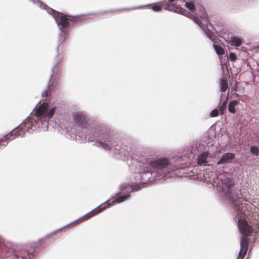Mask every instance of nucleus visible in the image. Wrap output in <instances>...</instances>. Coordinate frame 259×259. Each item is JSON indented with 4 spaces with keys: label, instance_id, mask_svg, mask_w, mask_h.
I'll return each instance as SVG.
<instances>
[{
    "label": "nucleus",
    "instance_id": "33",
    "mask_svg": "<svg viewBox=\"0 0 259 259\" xmlns=\"http://www.w3.org/2000/svg\"><path fill=\"white\" fill-rule=\"evenodd\" d=\"M96 213V212H93V213H92V214H95Z\"/></svg>",
    "mask_w": 259,
    "mask_h": 259
},
{
    "label": "nucleus",
    "instance_id": "20",
    "mask_svg": "<svg viewBox=\"0 0 259 259\" xmlns=\"http://www.w3.org/2000/svg\"><path fill=\"white\" fill-rule=\"evenodd\" d=\"M250 152L253 155L256 156L259 155V148L256 146H251L250 148Z\"/></svg>",
    "mask_w": 259,
    "mask_h": 259
},
{
    "label": "nucleus",
    "instance_id": "17",
    "mask_svg": "<svg viewBox=\"0 0 259 259\" xmlns=\"http://www.w3.org/2000/svg\"><path fill=\"white\" fill-rule=\"evenodd\" d=\"M238 102L237 100H233L230 102L228 105V111L231 113L236 112L235 106L237 105Z\"/></svg>",
    "mask_w": 259,
    "mask_h": 259
},
{
    "label": "nucleus",
    "instance_id": "32",
    "mask_svg": "<svg viewBox=\"0 0 259 259\" xmlns=\"http://www.w3.org/2000/svg\"><path fill=\"white\" fill-rule=\"evenodd\" d=\"M108 200H109V199L106 200L104 202H103V203H105L106 202L108 201Z\"/></svg>",
    "mask_w": 259,
    "mask_h": 259
},
{
    "label": "nucleus",
    "instance_id": "23",
    "mask_svg": "<svg viewBox=\"0 0 259 259\" xmlns=\"http://www.w3.org/2000/svg\"><path fill=\"white\" fill-rule=\"evenodd\" d=\"M219 111L218 109H213L210 113V116L211 117H214L218 115Z\"/></svg>",
    "mask_w": 259,
    "mask_h": 259
},
{
    "label": "nucleus",
    "instance_id": "29",
    "mask_svg": "<svg viewBox=\"0 0 259 259\" xmlns=\"http://www.w3.org/2000/svg\"><path fill=\"white\" fill-rule=\"evenodd\" d=\"M72 223H70V224H67V225H66V226H65V227H66V226H69V225L71 224Z\"/></svg>",
    "mask_w": 259,
    "mask_h": 259
},
{
    "label": "nucleus",
    "instance_id": "34",
    "mask_svg": "<svg viewBox=\"0 0 259 259\" xmlns=\"http://www.w3.org/2000/svg\"><path fill=\"white\" fill-rule=\"evenodd\" d=\"M223 96V94H221V98H222Z\"/></svg>",
    "mask_w": 259,
    "mask_h": 259
},
{
    "label": "nucleus",
    "instance_id": "27",
    "mask_svg": "<svg viewBox=\"0 0 259 259\" xmlns=\"http://www.w3.org/2000/svg\"><path fill=\"white\" fill-rule=\"evenodd\" d=\"M175 0H168V4H171V3L173 2H174Z\"/></svg>",
    "mask_w": 259,
    "mask_h": 259
},
{
    "label": "nucleus",
    "instance_id": "5",
    "mask_svg": "<svg viewBox=\"0 0 259 259\" xmlns=\"http://www.w3.org/2000/svg\"><path fill=\"white\" fill-rule=\"evenodd\" d=\"M237 220L238 229L242 234L240 243V249L237 259H242L245 256L248 250L249 240L247 237L251 234L253 229L248 225L247 221L243 218H237Z\"/></svg>",
    "mask_w": 259,
    "mask_h": 259
},
{
    "label": "nucleus",
    "instance_id": "4",
    "mask_svg": "<svg viewBox=\"0 0 259 259\" xmlns=\"http://www.w3.org/2000/svg\"><path fill=\"white\" fill-rule=\"evenodd\" d=\"M220 180L221 182L223 192L225 195V197L230 203V209L231 213L236 214V219L238 217L244 218L249 215L250 202L246 199L241 197L240 190H233L234 183L232 180L226 176H221Z\"/></svg>",
    "mask_w": 259,
    "mask_h": 259
},
{
    "label": "nucleus",
    "instance_id": "35",
    "mask_svg": "<svg viewBox=\"0 0 259 259\" xmlns=\"http://www.w3.org/2000/svg\"><path fill=\"white\" fill-rule=\"evenodd\" d=\"M39 102H39L38 103H37V104H36V106H37V105H38V104L39 103ZM36 107V106H35V107Z\"/></svg>",
    "mask_w": 259,
    "mask_h": 259
},
{
    "label": "nucleus",
    "instance_id": "7",
    "mask_svg": "<svg viewBox=\"0 0 259 259\" xmlns=\"http://www.w3.org/2000/svg\"><path fill=\"white\" fill-rule=\"evenodd\" d=\"M203 30L207 36L212 41L215 40L214 36L210 31L209 28H213V26L210 23L208 17H190Z\"/></svg>",
    "mask_w": 259,
    "mask_h": 259
},
{
    "label": "nucleus",
    "instance_id": "3",
    "mask_svg": "<svg viewBox=\"0 0 259 259\" xmlns=\"http://www.w3.org/2000/svg\"><path fill=\"white\" fill-rule=\"evenodd\" d=\"M55 111V106L49 109L48 103L43 102L36 110L35 116L32 119L31 118L33 115L30 116L31 112L29 116L20 125L0 139V143L4 142L2 146H6L8 144V141H11L16 138L24 136L26 132L30 133L31 131L37 130H45L48 126L49 119L53 117Z\"/></svg>",
    "mask_w": 259,
    "mask_h": 259
},
{
    "label": "nucleus",
    "instance_id": "12",
    "mask_svg": "<svg viewBox=\"0 0 259 259\" xmlns=\"http://www.w3.org/2000/svg\"><path fill=\"white\" fill-rule=\"evenodd\" d=\"M60 60H61V59H59L58 60L57 64L52 69V74H51V75L50 76V78L48 84L47 89H46V90H45L44 92H42V96L43 97H46L47 100L48 99H49V98H50V96H49L48 91L50 90L51 85H52V84H51V80H52V79L53 78V75H54V74L55 73V68L56 67V66L58 65V64L59 63V62H60Z\"/></svg>",
    "mask_w": 259,
    "mask_h": 259
},
{
    "label": "nucleus",
    "instance_id": "21",
    "mask_svg": "<svg viewBox=\"0 0 259 259\" xmlns=\"http://www.w3.org/2000/svg\"><path fill=\"white\" fill-rule=\"evenodd\" d=\"M185 6L190 11H192L195 9V6L193 3L192 2H186Z\"/></svg>",
    "mask_w": 259,
    "mask_h": 259
},
{
    "label": "nucleus",
    "instance_id": "6",
    "mask_svg": "<svg viewBox=\"0 0 259 259\" xmlns=\"http://www.w3.org/2000/svg\"><path fill=\"white\" fill-rule=\"evenodd\" d=\"M72 19H68V17H54L55 21L59 27L61 33L59 35L58 42L62 44L65 39V33L63 29H66L70 25H73V22H76L79 21L83 17H72Z\"/></svg>",
    "mask_w": 259,
    "mask_h": 259
},
{
    "label": "nucleus",
    "instance_id": "28",
    "mask_svg": "<svg viewBox=\"0 0 259 259\" xmlns=\"http://www.w3.org/2000/svg\"><path fill=\"white\" fill-rule=\"evenodd\" d=\"M104 208H100V209H99V211H100L101 209H104Z\"/></svg>",
    "mask_w": 259,
    "mask_h": 259
},
{
    "label": "nucleus",
    "instance_id": "18",
    "mask_svg": "<svg viewBox=\"0 0 259 259\" xmlns=\"http://www.w3.org/2000/svg\"><path fill=\"white\" fill-rule=\"evenodd\" d=\"M228 101V96L226 97V100L221 104H220L219 110L221 114H224L226 110L227 103Z\"/></svg>",
    "mask_w": 259,
    "mask_h": 259
},
{
    "label": "nucleus",
    "instance_id": "15",
    "mask_svg": "<svg viewBox=\"0 0 259 259\" xmlns=\"http://www.w3.org/2000/svg\"><path fill=\"white\" fill-rule=\"evenodd\" d=\"M220 90L222 92H225L227 90L228 84L226 78L223 76L220 81Z\"/></svg>",
    "mask_w": 259,
    "mask_h": 259
},
{
    "label": "nucleus",
    "instance_id": "2",
    "mask_svg": "<svg viewBox=\"0 0 259 259\" xmlns=\"http://www.w3.org/2000/svg\"><path fill=\"white\" fill-rule=\"evenodd\" d=\"M137 161L136 168L137 171L134 178L137 184H146L157 179L166 177V174L178 168L176 165H171L168 158L160 157L154 160L148 158L147 153L136 155Z\"/></svg>",
    "mask_w": 259,
    "mask_h": 259
},
{
    "label": "nucleus",
    "instance_id": "22",
    "mask_svg": "<svg viewBox=\"0 0 259 259\" xmlns=\"http://www.w3.org/2000/svg\"><path fill=\"white\" fill-rule=\"evenodd\" d=\"M236 54L234 53L230 52L228 56V59L230 60L231 61H234L236 59Z\"/></svg>",
    "mask_w": 259,
    "mask_h": 259
},
{
    "label": "nucleus",
    "instance_id": "16",
    "mask_svg": "<svg viewBox=\"0 0 259 259\" xmlns=\"http://www.w3.org/2000/svg\"><path fill=\"white\" fill-rule=\"evenodd\" d=\"M230 44L232 46L239 47L242 44V40L236 36H232L230 38Z\"/></svg>",
    "mask_w": 259,
    "mask_h": 259
},
{
    "label": "nucleus",
    "instance_id": "9",
    "mask_svg": "<svg viewBox=\"0 0 259 259\" xmlns=\"http://www.w3.org/2000/svg\"><path fill=\"white\" fill-rule=\"evenodd\" d=\"M151 9L154 12H158L161 11L163 9L168 10L171 11L179 13L181 15H185L186 11L182 9L181 7L176 6L174 4H169L167 3L166 5L162 3L156 4L153 6L150 5Z\"/></svg>",
    "mask_w": 259,
    "mask_h": 259
},
{
    "label": "nucleus",
    "instance_id": "14",
    "mask_svg": "<svg viewBox=\"0 0 259 259\" xmlns=\"http://www.w3.org/2000/svg\"><path fill=\"white\" fill-rule=\"evenodd\" d=\"M209 153L207 152H203L199 154L197 157V162L199 165H206L208 162Z\"/></svg>",
    "mask_w": 259,
    "mask_h": 259
},
{
    "label": "nucleus",
    "instance_id": "8",
    "mask_svg": "<svg viewBox=\"0 0 259 259\" xmlns=\"http://www.w3.org/2000/svg\"><path fill=\"white\" fill-rule=\"evenodd\" d=\"M135 180L133 182V185L131 186L128 184H122L120 186V189L121 190H123L124 189H127V190L128 191L127 193H126L125 194L120 195L117 197H116L114 200L113 201V203H121L125 200H127L130 196V192H132L134 191H138L139 190L141 189L142 188V186L144 185V184H139L138 183H135V179L134 178Z\"/></svg>",
    "mask_w": 259,
    "mask_h": 259
},
{
    "label": "nucleus",
    "instance_id": "31",
    "mask_svg": "<svg viewBox=\"0 0 259 259\" xmlns=\"http://www.w3.org/2000/svg\"><path fill=\"white\" fill-rule=\"evenodd\" d=\"M102 204H103V203H101V204H100V205H99L98 206H97V208H98V207H99L101 205H102Z\"/></svg>",
    "mask_w": 259,
    "mask_h": 259
},
{
    "label": "nucleus",
    "instance_id": "30",
    "mask_svg": "<svg viewBox=\"0 0 259 259\" xmlns=\"http://www.w3.org/2000/svg\"><path fill=\"white\" fill-rule=\"evenodd\" d=\"M80 218H79V219H80ZM79 220V219H77V220H75V221H74L73 222H76V221H77V220Z\"/></svg>",
    "mask_w": 259,
    "mask_h": 259
},
{
    "label": "nucleus",
    "instance_id": "1",
    "mask_svg": "<svg viewBox=\"0 0 259 259\" xmlns=\"http://www.w3.org/2000/svg\"><path fill=\"white\" fill-rule=\"evenodd\" d=\"M72 117L79 128L78 135L82 141L87 139L89 142H94V146L112 152L115 156L118 155L119 158L128 155V150L117 143L116 139L105 126L96 124L89 127L85 115L81 111H73Z\"/></svg>",
    "mask_w": 259,
    "mask_h": 259
},
{
    "label": "nucleus",
    "instance_id": "37",
    "mask_svg": "<svg viewBox=\"0 0 259 259\" xmlns=\"http://www.w3.org/2000/svg\"><path fill=\"white\" fill-rule=\"evenodd\" d=\"M246 259H248V258H247Z\"/></svg>",
    "mask_w": 259,
    "mask_h": 259
},
{
    "label": "nucleus",
    "instance_id": "36",
    "mask_svg": "<svg viewBox=\"0 0 259 259\" xmlns=\"http://www.w3.org/2000/svg\"><path fill=\"white\" fill-rule=\"evenodd\" d=\"M80 16H81V17H82V16H84V15H81Z\"/></svg>",
    "mask_w": 259,
    "mask_h": 259
},
{
    "label": "nucleus",
    "instance_id": "19",
    "mask_svg": "<svg viewBox=\"0 0 259 259\" xmlns=\"http://www.w3.org/2000/svg\"><path fill=\"white\" fill-rule=\"evenodd\" d=\"M213 48L218 55H221L224 54V49L219 45L213 44Z\"/></svg>",
    "mask_w": 259,
    "mask_h": 259
},
{
    "label": "nucleus",
    "instance_id": "26",
    "mask_svg": "<svg viewBox=\"0 0 259 259\" xmlns=\"http://www.w3.org/2000/svg\"><path fill=\"white\" fill-rule=\"evenodd\" d=\"M97 207H96L95 208H94V209H93V210H92V211H91L90 212H88V213H87V214H85L84 215L82 216L81 218L84 217H85V216L87 215L89 213H91V212H93L95 209H97Z\"/></svg>",
    "mask_w": 259,
    "mask_h": 259
},
{
    "label": "nucleus",
    "instance_id": "13",
    "mask_svg": "<svg viewBox=\"0 0 259 259\" xmlns=\"http://www.w3.org/2000/svg\"><path fill=\"white\" fill-rule=\"evenodd\" d=\"M40 4V7L46 10L49 14L52 15L53 16H59V15H61V16H70L69 15H64L63 14L60 13L58 11H56L51 8L48 7L45 4H42L41 2H38Z\"/></svg>",
    "mask_w": 259,
    "mask_h": 259
},
{
    "label": "nucleus",
    "instance_id": "25",
    "mask_svg": "<svg viewBox=\"0 0 259 259\" xmlns=\"http://www.w3.org/2000/svg\"><path fill=\"white\" fill-rule=\"evenodd\" d=\"M76 134H73L71 136H70V138L72 139H73L74 138H76Z\"/></svg>",
    "mask_w": 259,
    "mask_h": 259
},
{
    "label": "nucleus",
    "instance_id": "10",
    "mask_svg": "<svg viewBox=\"0 0 259 259\" xmlns=\"http://www.w3.org/2000/svg\"><path fill=\"white\" fill-rule=\"evenodd\" d=\"M6 259H30L29 253L26 251H17L13 253L9 251L5 256Z\"/></svg>",
    "mask_w": 259,
    "mask_h": 259
},
{
    "label": "nucleus",
    "instance_id": "24",
    "mask_svg": "<svg viewBox=\"0 0 259 259\" xmlns=\"http://www.w3.org/2000/svg\"><path fill=\"white\" fill-rule=\"evenodd\" d=\"M258 218H259V216H258ZM252 224L253 225V227L251 226L252 228L253 229V231L255 229V227H256L257 229L259 231V221L258 220L254 221L253 223H252ZM250 227V226H249Z\"/></svg>",
    "mask_w": 259,
    "mask_h": 259
},
{
    "label": "nucleus",
    "instance_id": "11",
    "mask_svg": "<svg viewBox=\"0 0 259 259\" xmlns=\"http://www.w3.org/2000/svg\"><path fill=\"white\" fill-rule=\"evenodd\" d=\"M235 157V155L233 153L227 152L223 154L218 162V164H222L225 163L229 162L231 160L233 159Z\"/></svg>",
    "mask_w": 259,
    "mask_h": 259
}]
</instances>
